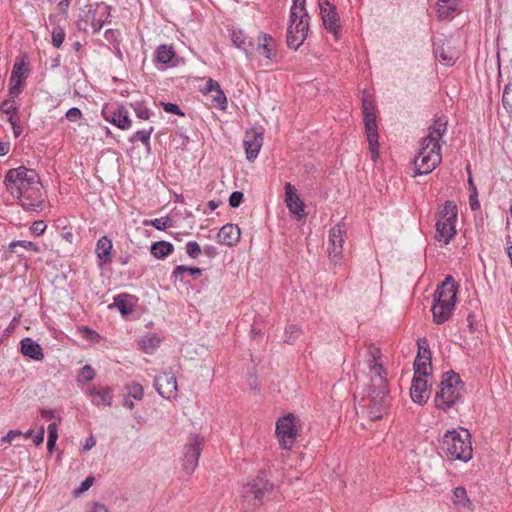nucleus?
I'll use <instances>...</instances> for the list:
<instances>
[{"label": "nucleus", "instance_id": "nucleus-4", "mask_svg": "<svg viewBox=\"0 0 512 512\" xmlns=\"http://www.w3.org/2000/svg\"><path fill=\"white\" fill-rule=\"evenodd\" d=\"M441 146L438 141L432 138H423L421 148L414 158L415 172L413 176L426 175L431 173L438 165H440Z\"/></svg>", "mask_w": 512, "mask_h": 512}, {"label": "nucleus", "instance_id": "nucleus-43", "mask_svg": "<svg viewBox=\"0 0 512 512\" xmlns=\"http://www.w3.org/2000/svg\"><path fill=\"white\" fill-rule=\"evenodd\" d=\"M160 342V339L157 336L153 335L143 338L140 341V346L145 353L149 354L152 353L157 347H159Z\"/></svg>", "mask_w": 512, "mask_h": 512}, {"label": "nucleus", "instance_id": "nucleus-22", "mask_svg": "<svg viewBox=\"0 0 512 512\" xmlns=\"http://www.w3.org/2000/svg\"><path fill=\"white\" fill-rule=\"evenodd\" d=\"M321 19L325 29L332 33L336 40L339 39L341 33L340 16L336 8L322 9L320 12Z\"/></svg>", "mask_w": 512, "mask_h": 512}, {"label": "nucleus", "instance_id": "nucleus-20", "mask_svg": "<svg viewBox=\"0 0 512 512\" xmlns=\"http://www.w3.org/2000/svg\"><path fill=\"white\" fill-rule=\"evenodd\" d=\"M430 395V389L426 378L413 377L412 384L410 387V396L414 403L424 405L427 403Z\"/></svg>", "mask_w": 512, "mask_h": 512}, {"label": "nucleus", "instance_id": "nucleus-42", "mask_svg": "<svg viewBox=\"0 0 512 512\" xmlns=\"http://www.w3.org/2000/svg\"><path fill=\"white\" fill-rule=\"evenodd\" d=\"M130 107L133 109L135 115L142 120H149L154 114L153 111L141 101L131 102Z\"/></svg>", "mask_w": 512, "mask_h": 512}, {"label": "nucleus", "instance_id": "nucleus-3", "mask_svg": "<svg viewBox=\"0 0 512 512\" xmlns=\"http://www.w3.org/2000/svg\"><path fill=\"white\" fill-rule=\"evenodd\" d=\"M463 434L455 429L447 430L439 440L440 449L451 459L464 462L472 458L471 435L461 428Z\"/></svg>", "mask_w": 512, "mask_h": 512}, {"label": "nucleus", "instance_id": "nucleus-48", "mask_svg": "<svg viewBox=\"0 0 512 512\" xmlns=\"http://www.w3.org/2000/svg\"><path fill=\"white\" fill-rule=\"evenodd\" d=\"M95 377V370L91 367V365L83 366L77 375L78 383H86L91 381Z\"/></svg>", "mask_w": 512, "mask_h": 512}, {"label": "nucleus", "instance_id": "nucleus-28", "mask_svg": "<svg viewBox=\"0 0 512 512\" xmlns=\"http://www.w3.org/2000/svg\"><path fill=\"white\" fill-rule=\"evenodd\" d=\"M18 248H23L34 253L40 252L39 245L32 241L15 240L10 242L7 248L4 250L5 258L8 259L12 254H16L20 258H24V254L22 252H18Z\"/></svg>", "mask_w": 512, "mask_h": 512}, {"label": "nucleus", "instance_id": "nucleus-36", "mask_svg": "<svg viewBox=\"0 0 512 512\" xmlns=\"http://www.w3.org/2000/svg\"><path fill=\"white\" fill-rule=\"evenodd\" d=\"M414 368V377H423L426 378L430 375V370L432 369L431 359L428 356H425V359L420 355L416 356V359L413 363Z\"/></svg>", "mask_w": 512, "mask_h": 512}, {"label": "nucleus", "instance_id": "nucleus-1", "mask_svg": "<svg viewBox=\"0 0 512 512\" xmlns=\"http://www.w3.org/2000/svg\"><path fill=\"white\" fill-rule=\"evenodd\" d=\"M379 349L374 348L371 351V359H369V367L372 373L369 392H368V415L372 421L382 419L383 413L388 408V383L383 374L386 371L382 364L377 363L376 356L379 354Z\"/></svg>", "mask_w": 512, "mask_h": 512}, {"label": "nucleus", "instance_id": "nucleus-31", "mask_svg": "<svg viewBox=\"0 0 512 512\" xmlns=\"http://www.w3.org/2000/svg\"><path fill=\"white\" fill-rule=\"evenodd\" d=\"M135 297L128 293H121L114 297L113 303L109 306L110 308L115 307L119 310L123 317L130 315L134 309L135 304L132 301Z\"/></svg>", "mask_w": 512, "mask_h": 512}, {"label": "nucleus", "instance_id": "nucleus-23", "mask_svg": "<svg viewBox=\"0 0 512 512\" xmlns=\"http://www.w3.org/2000/svg\"><path fill=\"white\" fill-rule=\"evenodd\" d=\"M276 40L265 32H260L255 43V50L259 51L265 58L275 60L277 53L275 52Z\"/></svg>", "mask_w": 512, "mask_h": 512}, {"label": "nucleus", "instance_id": "nucleus-49", "mask_svg": "<svg viewBox=\"0 0 512 512\" xmlns=\"http://www.w3.org/2000/svg\"><path fill=\"white\" fill-rule=\"evenodd\" d=\"M453 496H454V503L462 504L463 506H466V504H471V501L469 500V498L467 496L466 489L462 486H458V487L454 488Z\"/></svg>", "mask_w": 512, "mask_h": 512}, {"label": "nucleus", "instance_id": "nucleus-39", "mask_svg": "<svg viewBox=\"0 0 512 512\" xmlns=\"http://www.w3.org/2000/svg\"><path fill=\"white\" fill-rule=\"evenodd\" d=\"M457 9V0H438L439 18H448Z\"/></svg>", "mask_w": 512, "mask_h": 512}, {"label": "nucleus", "instance_id": "nucleus-11", "mask_svg": "<svg viewBox=\"0 0 512 512\" xmlns=\"http://www.w3.org/2000/svg\"><path fill=\"white\" fill-rule=\"evenodd\" d=\"M29 72L28 64L23 60L14 63L9 79V96L15 98L22 93L25 88V82L28 78Z\"/></svg>", "mask_w": 512, "mask_h": 512}, {"label": "nucleus", "instance_id": "nucleus-2", "mask_svg": "<svg viewBox=\"0 0 512 512\" xmlns=\"http://www.w3.org/2000/svg\"><path fill=\"white\" fill-rule=\"evenodd\" d=\"M464 389L465 384L458 373L453 370L445 372L435 393V408L448 413L452 408L463 403L462 392Z\"/></svg>", "mask_w": 512, "mask_h": 512}, {"label": "nucleus", "instance_id": "nucleus-29", "mask_svg": "<svg viewBox=\"0 0 512 512\" xmlns=\"http://www.w3.org/2000/svg\"><path fill=\"white\" fill-rule=\"evenodd\" d=\"M454 308H455L454 303L435 302L433 300V306H432L433 321L436 324H443L444 322L448 321L452 315Z\"/></svg>", "mask_w": 512, "mask_h": 512}, {"label": "nucleus", "instance_id": "nucleus-59", "mask_svg": "<svg viewBox=\"0 0 512 512\" xmlns=\"http://www.w3.org/2000/svg\"><path fill=\"white\" fill-rule=\"evenodd\" d=\"M93 482H94V477L93 476L86 477L85 480L82 481L80 486L74 491V494L76 496H78L81 493L87 491L93 485Z\"/></svg>", "mask_w": 512, "mask_h": 512}, {"label": "nucleus", "instance_id": "nucleus-32", "mask_svg": "<svg viewBox=\"0 0 512 512\" xmlns=\"http://www.w3.org/2000/svg\"><path fill=\"white\" fill-rule=\"evenodd\" d=\"M306 0H293L292 7L290 9V24L293 27L299 22V19L307 21L309 23L310 16L306 10Z\"/></svg>", "mask_w": 512, "mask_h": 512}, {"label": "nucleus", "instance_id": "nucleus-61", "mask_svg": "<svg viewBox=\"0 0 512 512\" xmlns=\"http://www.w3.org/2000/svg\"><path fill=\"white\" fill-rule=\"evenodd\" d=\"M119 35H120V32L118 30H114V29H107L104 33L105 39L110 44H116V45H119V40H118Z\"/></svg>", "mask_w": 512, "mask_h": 512}, {"label": "nucleus", "instance_id": "nucleus-5", "mask_svg": "<svg viewBox=\"0 0 512 512\" xmlns=\"http://www.w3.org/2000/svg\"><path fill=\"white\" fill-rule=\"evenodd\" d=\"M362 110L369 149L372 153V158H376L378 157L379 148L376 106L373 96L366 90L362 94Z\"/></svg>", "mask_w": 512, "mask_h": 512}, {"label": "nucleus", "instance_id": "nucleus-34", "mask_svg": "<svg viewBox=\"0 0 512 512\" xmlns=\"http://www.w3.org/2000/svg\"><path fill=\"white\" fill-rule=\"evenodd\" d=\"M448 120L446 116L437 117L433 124L429 127V134L425 138H432L438 141L443 137L447 131Z\"/></svg>", "mask_w": 512, "mask_h": 512}, {"label": "nucleus", "instance_id": "nucleus-17", "mask_svg": "<svg viewBox=\"0 0 512 512\" xmlns=\"http://www.w3.org/2000/svg\"><path fill=\"white\" fill-rule=\"evenodd\" d=\"M346 235V227L344 224L338 223L329 231V256L333 259L339 258L343 252L344 236Z\"/></svg>", "mask_w": 512, "mask_h": 512}, {"label": "nucleus", "instance_id": "nucleus-37", "mask_svg": "<svg viewBox=\"0 0 512 512\" xmlns=\"http://www.w3.org/2000/svg\"><path fill=\"white\" fill-rule=\"evenodd\" d=\"M202 269L198 267H190L185 265H177L171 274V278L174 279L175 282L180 281L184 282V273H187L188 275L192 276L193 278H197L201 276Z\"/></svg>", "mask_w": 512, "mask_h": 512}, {"label": "nucleus", "instance_id": "nucleus-8", "mask_svg": "<svg viewBox=\"0 0 512 512\" xmlns=\"http://www.w3.org/2000/svg\"><path fill=\"white\" fill-rule=\"evenodd\" d=\"M297 418L289 413L278 419L276 423V434L282 448L289 449L297 436Z\"/></svg>", "mask_w": 512, "mask_h": 512}, {"label": "nucleus", "instance_id": "nucleus-58", "mask_svg": "<svg viewBox=\"0 0 512 512\" xmlns=\"http://www.w3.org/2000/svg\"><path fill=\"white\" fill-rule=\"evenodd\" d=\"M213 102L219 107L221 110H225L227 107V98L222 89L216 92V95L213 97Z\"/></svg>", "mask_w": 512, "mask_h": 512}, {"label": "nucleus", "instance_id": "nucleus-46", "mask_svg": "<svg viewBox=\"0 0 512 512\" xmlns=\"http://www.w3.org/2000/svg\"><path fill=\"white\" fill-rule=\"evenodd\" d=\"M301 332V329L297 325H288L285 329L284 342L290 345L294 344L295 341L300 337Z\"/></svg>", "mask_w": 512, "mask_h": 512}, {"label": "nucleus", "instance_id": "nucleus-53", "mask_svg": "<svg viewBox=\"0 0 512 512\" xmlns=\"http://www.w3.org/2000/svg\"><path fill=\"white\" fill-rule=\"evenodd\" d=\"M186 252L192 259H196L202 253L201 247L196 241H189L186 244Z\"/></svg>", "mask_w": 512, "mask_h": 512}, {"label": "nucleus", "instance_id": "nucleus-12", "mask_svg": "<svg viewBox=\"0 0 512 512\" xmlns=\"http://www.w3.org/2000/svg\"><path fill=\"white\" fill-rule=\"evenodd\" d=\"M264 129L263 127H254L246 131L244 138V148L248 161H254L263 145Z\"/></svg>", "mask_w": 512, "mask_h": 512}, {"label": "nucleus", "instance_id": "nucleus-52", "mask_svg": "<svg viewBox=\"0 0 512 512\" xmlns=\"http://www.w3.org/2000/svg\"><path fill=\"white\" fill-rule=\"evenodd\" d=\"M160 106L163 108V110L166 113L175 114V115H178V116H181V117L185 116L184 111H182L181 108L179 107V105H177L175 103L161 102Z\"/></svg>", "mask_w": 512, "mask_h": 512}, {"label": "nucleus", "instance_id": "nucleus-26", "mask_svg": "<svg viewBox=\"0 0 512 512\" xmlns=\"http://www.w3.org/2000/svg\"><path fill=\"white\" fill-rule=\"evenodd\" d=\"M113 388L110 386H93L89 389L92 403L96 406H111L113 401Z\"/></svg>", "mask_w": 512, "mask_h": 512}, {"label": "nucleus", "instance_id": "nucleus-16", "mask_svg": "<svg viewBox=\"0 0 512 512\" xmlns=\"http://www.w3.org/2000/svg\"><path fill=\"white\" fill-rule=\"evenodd\" d=\"M308 31L309 23L302 19H299V22L295 27L289 25L286 35L287 46L291 49L297 50L307 38Z\"/></svg>", "mask_w": 512, "mask_h": 512}, {"label": "nucleus", "instance_id": "nucleus-6", "mask_svg": "<svg viewBox=\"0 0 512 512\" xmlns=\"http://www.w3.org/2000/svg\"><path fill=\"white\" fill-rule=\"evenodd\" d=\"M272 491L273 484L267 479L266 472L260 471L253 480L243 486L242 497L253 507H258L272 494Z\"/></svg>", "mask_w": 512, "mask_h": 512}, {"label": "nucleus", "instance_id": "nucleus-64", "mask_svg": "<svg viewBox=\"0 0 512 512\" xmlns=\"http://www.w3.org/2000/svg\"><path fill=\"white\" fill-rule=\"evenodd\" d=\"M72 0H60V2L57 5L58 13L67 16L68 8L71 4Z\"/></svg>", "mask_w": 512, "mask_h": 512}, {"label": "nucleus", "instance_id": "nucleus-44", "mask_svg": "<svg viewBox=\"0 0 512 512\" xmlns=\"http://www.w3.org/2000/svg\"><path fill=\"white\" fill-rule=\"evenodd\" d=\"M502 104L506 112L512 116V82L505 85L502 94Z\"/></svg>", "mask_w": 512, "mask_h": 512}, {"label": "nucleus", "instance_id": "nucleus-9", "mask_svg": "<svg viewBox=\"0 0 512 512\" xmlns=\"http://www.w3.org/2000/svg\"><path fill=\"white\" fill-rule=\"evenodd\" d=\"M40 184V177L34 169H28L25 166H19L7 171L4 184L7 189H13L15 185Z\"/></svg>", "mask_w": 512, "mask_h": 512}, {"label": "nucleus", "instance_id": "nucleus-54", "mask_svg": "<svg viewBox=\"0 0 512 512\" xmlns=\"http://www.w3.org/2000/svg\"><path fill=\"white\" fill-rule=\"evenodd\" d=\"M46 228V223L43 220H38L32 223L29 230L33 236L39 237L44 234Z\"/></svg>", "mask_w": 512, "mask_h": 512}, {"label": "nucleus", "instance_id": "nucleus-14", "mask_svg": "<svg viewBox=\"0 0 512 512\" xmlns=\"http://www.w3.org/2000/svg\"><path fill=\"white\" fill-rule=\"evenodd\" d=\"M154 387L158 394L165 399H171L177 391V380L173 373L160 372L154 379Z\"/></svg>", "mask_w": 512, "mask_h": 512}, {"label": "nucleus", "instance_id": "nucleus-41", "mask_svg": "<svg viewBox=\"0 0 512 512\" xmlns=\"http://www.w3.org/2000/svg\"><path fill=\"white\" fill-rule=\"evenodd\" d=\"M124 390L125 394L134 400L141 401L144 397V389L140 383L129 382L125 384Z\"/></svg>", "mask_w": 512, "mask_h": 512}, {"label": "nucleus", "instance_id": "nucleus-51", "mask_svg": "<svg viewBox=\"0 0 512 512\" xmlns=\"http://www.w3.org/2000/svg\"><path fill=\"white\" fill-rule=\"evenodd\" d=\"M151 226H153L155 229L163 231L166 228L170 227L172 224V219L169 216L161 217V218H155L149 222Z\"/></svg>", "mask_w": 512, "mask_h": 512}, {"label": "nucleus", "instance_id": "nucleus-50", "mask_svg": "<svg viewBox=\"0 0 512 512\" xmlns=\"http://www.w3.org/2000/svg\"><path fill=\"white\" fill-rule=\"evenodd\" d=\"M80 331L82 337L92 343H99L101 340L100 334L87 326H83Z\"/></svg>", "mask_w": 512, "mask_h": 512}, {"label": "nucleus", "instance_id": "nucleus-10", "mask_svg": "<svg viewBox=\"0 0 512 512\" xmlns=\"http://www.w3.org/2000/svg\"><path fill=\"white\" fill-rule=\"evenodd\" d=\"M112 7L106 3H95L89 5L87 12L85 13V23H90L93 33H98L104 23H110L108 17L111 15Z\"/></svg>", "mask_w": 512, "mask_h": 512}, {"label": "nucleus", "instance_id": "nucleus-55", "mask_svg": "<svg viewBox=\"0 0 512 512\" xmlns=\"http://www.w3.org/2000/svg\"><path fill=\"white\" fill-rule=\"evenodd\" d=\"M14 98L10 96V98L5 99L0 104V110L5 114H12L17 112L18 107L13 105Z\"/></svg>", "mask_w": 512, "mask_h": 512}, {"label": "nucleus", "instance_id": "nucleus-38", "mask_svg": "<svg viewBox=\"0 0 512 512\" xmlns=\"http://www.w3.org/2000/svg\"><path fill=\"white\" fill-rule=\"evenodd\" d=\"M457 215H458V209H457L456 204L451 200H447L444 203L443 209L439 212L438 220L447 221L450 224L451 223L456 224Z\"/></svg>", "mask_w": 512, "mask_h": 512}, {"label": "nucleus", "instance_id": "nucleus-63", "mask_svg": "<svg viewBox=\"0 0 512 512\" xmlns=\"http://www.w3.org/2000/svg\"><path fill=\"white\" fill-rule=\"evenodd\" d=\"M18 325H19V318L14 317L12 319V321L10 322V324L4 329L2 337L3 338L9 337L12 333H14V331L18 327Z\"/></svg>", "mask_w": 512, "mask_h": 512}, {"label": "nucleus", "instance_id": "nucleus-56", "mask_svg": "<svg viewBox=\"0 0 512 512\" xmlns=\"http://www.w3.org/2000/svg\"><path fill=\"white\" fill-rule=\"evenodd\" d=\"M418 344V353L417 355H420L425 359V356H428L429 359H431V351L429 349V345L426 338H420L417 341Z\"/></svg>", "mask_w": 512, "mask_h": 512}, {"label": "nucleus", "instance_id": "nucleus-21", "mask_svg": "<svg viewBox=\"0 0 512 512\" xmlns=\"http://www.w3.org/2000/svg\"><path fill=\"white\" fill-rule=\"evenodd\" d=\"M230 38L234 46L242 50L247 58L250 59L252 57L255 51V41L253 38L249 37L241 29L232 30Z\"/></svg>", "mask_w": 512, "mask_h": 512}, {"label": "nucleus", "instance_id": "nucleus-19", "mask_svg": "<svg viewBox=\"0 0 512 512\" xmlns=\"http://www.w3.org/2000/svg\"><path fill=\"white\" fill-rule=\"evenodd\" d=\"M16 197L19 199L21 206L28 211H37L43 204L42 192L39 186L24 190Z\"/></svg>", "mask_w": 512, "mask_h": 512}, {"label": "nucleus", "instance_id": "nucleus-15", "mask_svg": "<svg viewBox=\"0 0 512 512\" xmlns=\"http://www.w3.org/2000/svg\"><path fill=\"white\" fill-rule=\"evenodd\" d=\"M459 285L451 275H447L445 279L438 285L434 292L435 302L456 303Z\"/></svg>", "mask_w": 512, "mask_h": 512}, {"label": "nucleus", "instance_id": "nucleus-47", "mask_svg": "<svg viewBox=\"0 0 512 512\" xmlns=\"http://www.w3.org/2000/svg\"><path fill=\"white\" fill-rule=\"evenodd\" d=\"M65 36H66V33H65L64 28H62L59 25H56L51 32L52 45L55 48H60L65 40Z\"/></svg>", "mask_w": 512, "mask_h": 512}, {"label": "nucleus", "instance_id": "nucleus-62", "mask_svg": "<svg viewBox=\"0 0 512 512\" xmlns=\"http://www.w3.org/2000/svg\"><path fill=\"white\" fill-rule=\"evenodd\" d=\"M39 185L40 184H26V182H24L21 185H15V187L13 189H7V190L10 191V193L12 195H18V194H21L24 190H29L30 188H35Z\"/></svg>", "mask_w": 512, "mask_h": 512}, {"label": "nucleus", "instance_id": "nucleus-24", "mask_svg": "<svg viewBox=\"0 0 512 512\" xmlns=\"http://www.w3.org/2000/svg\"><path fill=\"white\" fill-rule=\"evenodd\" d=\"M240 236V228L232 223H227L222 226L217 234L219 243L228 247L235 246L239 242Z\"/></svg>", "mask_w": 512, "mask_h": 512}, {"label": "nucleus", "instance_id": "nucleus-7", "mask_svg": "<svg viewBox=\"0 0 512 512\" xmlns=\"http://www.w3.org/2000/svg\"><path fill=\"white\" fill-rule=\"evenodd\" d=\"M204 445V438L199 434H190L184 446L183 468L191 474L198 466L199 457Z\"/></svg>", "mask_w": 512, "mask_h": 512}, {"label": "nucleus", "instance_id": "nucleus-57", "mask_svg": "<svg viewBox=\"0 0 512 512\" xmlns=\"http://www.w3.org/2000/svg\"><path fill=\"white\" fill-rule=\"evenodd\" d=\"M243 200H244L243 192L234 191L231 193V195L229 197V200H228L229 206L232 208H237L242 204Z\"/></svg>", "mask_w": 512, "mask_h": 512}, {"label": "nucleus", "instance_id": "nucleus-45", "mask_svg": "<svg viewBox=\"0 0 512 512\" xmlns=\"http://www.w3.org/2000/svg\"><path fill=\"white\" fill-rule=\"evenodd\" d=\"M57 439H58L57 424L53 422L48 425L47 450L50 454L53 453V450L56 446Z\"/></svg>", "mask_w": 512, "mask_h": 512}, {"label": "nucleus", "instance_id": "nucleus-13", "mask_svg": "<svg viewBox=\"0 0 512 512\" xmlns=\"http://www.w3.org/2000/svg\"><path fill=\"white\" fill-rule=\"evenodd\" d=\"M102 116L107 122L112 123L121 130H127L132 125L129 112L124 105H116L114 109L105 106L102 109Z\"/></svg>", "mask_w": 512, "mask_h": 512}, {"label": "nucleus", "instance_id": "nucleus-25", "mask_svg": "<svg viewBox=\"0 0 512 512\" xmlns=\"http://www.w3.org/2000/svg\"><path fill=\"white\" fill-rule=\"evenodd\" d=\"M20 353L34 361H42L45 357L40 344L30 337H25L20 341Z\"/></svg>", "mask_w": 512, "mask_h": 512}, {"label": "nucleus", "instance_id": "nucleus-18", "mask_svg": "<svg viewBox=\"0 0 512 512\" xmlns=\"http://www.w3.org/2000/svg\"><path fill=\"white\" fill-rule=\"evenodd\" d=\"M284 190L285 203L289 211L297 215L299 219L305 217V204L297 194L296 188L291 183L287 182L284 186Z\"/></svg>", "mask_w": 512, "mask_h": 512}, {"label": "nucleus", "instance_id": "nucleus-27", "mask_svg": "<svg viewBox=\"0 0 512 512\" xmlns=\"http://www.w3.org/2000/svg\"><path fill=\"white\" fill-rule=\"evenodd\" d=\"M112 250L113 243L108 236L104 235L100 239H98L95 246V253L97 255L100 265L112 263Z\"/></svg>", "mask_w": 512, "mask_h": 512}, {"label": "nucleus", "instance_id": "nucleus-30", "mask_svg": "<svg viewBox=\"0 0 512 512\" xmlns=\"http://www.w3.org/2000/svg\"><path fill=\"white\" fill-rule=\"evenodd\" d=\"M436 233L435 239L438 242H443V244L447 245L454 238L456 234V226L455 223H449L447 221L438 220L436 222Z\"/></svg>", "mask_w": 512, "mask_h": 512}, {"label": "nucleus", "instance_id": "nucleus-60", "mask_svg": "<svg viewBox=\"0 0 512 512\" xmlns=\"http://www.w3.org/2000/svg\"><path fill=\"white\" fill-rule=\"evenodd\" d=\"M65 117L70 122H76L82 118V112L79 108L72 107V108L68 109V111L65 114Z\"/></svg>", "mask_w": 512, "mask_h": 512}, {"label": "nucleus", "instance_id": "nucleus-35", "mask_svg": "<svg viewBox=\"0 0 512 512\" xmlns=\"http://www.w3.org/2000/svg\"><path fill=\"white\" fill-rule=\"evenodd\" d=\"M150 252L156 259H165L174 252V246L168 241H156L152 243Z\"/></svg>", "mask_w": 512, "mask_h": 512}, {"label": "nucleus", "instance_id": "nucleus-33", "mask_svg": "<svg viewBox=\"0 0 512 512\" xmlns=\"http://www.w3.org/2000/svg\"><path fill=\"white\" fill-rule=\"evenodd\" d=\"M175 55L176 53L172 45L161 44L155 50L154 62L166 67L172 62Z\"/></svg>", "mask_w": 512, "mask_h": 512}, {"label": "nucleus", "instance_id": "nucleus-40", "mask_svg": "<svg viewBox=\"0 0 512 512\" xmlns=\"http://www.w3.org/2000/svg\"><path fill=\"white\" fill-rule=\"evenodd\" d=\"M154 132V127L151 126L148 129L138 130L129 137V142L134 144L138 141L142 142L146 147L150 146V138Z\"/></svg>", "mask_w": 512, "mask_h": 512}]
</instances>
